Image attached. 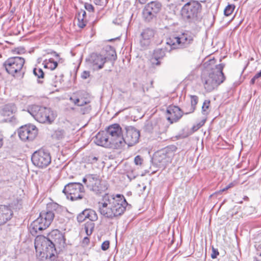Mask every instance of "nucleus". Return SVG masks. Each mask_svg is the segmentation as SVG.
<instances>
[{"mask_svg":"<svg viewBox=\"0 0 261 261\" xmlns=\"http://www.w3.org/2000/svg\"><path fill=\"white\" fill-rule=\"evenodd\" d=\"M99 212L101 215L109 219H113L122 215L129 204L123 195H116L106 194L102 198V202L98 203Z\"/></svg>","mask_w":261,"mask_h":261,"instance_id":"obj_1","label":"nucleus"},{"mask_svg":"<svg viewBox=\"0 0 261 261\" xmlns=\"http://www.w3.org/2000/svg\"><path fill=\"white\" fill-rule=\"evenodd\" d=\"M180 12L183 20L192 27L199 24L202 19V5L198 1L187 3L182 7Z\"/></svg>","mask_w":261,"mask_h":261,"instance_id":"obj_2","label":"nucleus"},{"mask_svg":"<svg viewBox=\"0 0 261 261\" xmlns=\"http://www.w3.org/2000/svg\"><path fill=\"white\" fill-rule=\"evenodd\" d=\"M224 65L219 64L208 72H203L201 79L205 89L211 92L222 83L225 79L223 72Z\"/></svg>","mask_w":261,"mask_h":261,"instance_id":"obj_3","label":"nucleus"},{"mask_svg":"<svg viewBox=\"0 0 261 261\" xmlns=\"http://www.w3.org/2000/svg\"><path fill=\"white\" fill-rule=\"evenodd\" d=\"M64 234L58 229L53 230L50 232L47 237L37 236L35 240V247L36 249L38 247H48L49 249H60L64 248L66 243Z\"/></svg>","mask_w":261,"mask_h":261,"instance_id":"obj_4","label":"nucleus"},{"mask_svg":"<svg viewBox=\"0 0 261 261\" xmlns=\"http://www.w3.org/2000/svg\"><path fill=\"white\" fill-rule=\"evenodd\" d=\"M28 112L40 123L51 124L56 117V115L50 108L38 105L28 107Z\"/></svg>","mask_w":261,"mask_h":261,"instance_id":"obj_5","label":"nucleus"},{"mask_svg":"<svg viewBox=\"0 0 261 261\" xmlns=\"http://www.w3.org/2000/svg\"><path fill=\"white\" fill-rule=\"evenodd\" d=\"M194 35L189 32L181 33L178 36H171L166 39V44L171 47L169 50L184 49L189 47L193 42Z\"/></svg>","mask_w":261,"mask_h":261,"instance_id":"obj_6","label":"nucleus"},{"mask_svg":"<svg viewBox=\"0 0 261 261\" xmlns=\"http://www.w3.org/2000/svg\"><path fill=\"white\" fill-rule=\"evenodd\" d=\"M24 61V59L20 57H11L4 63L3 66L9 74L22 79L25 72L22 68Z\"/></svg>","mask_w":261,"mask_h":261,"instance_id":"obj_7","label":"nucleus"},{"mask_svg":"<svg viewBox=\"0 0 261 261\" xmlns=\"http://www.w3.org/2000/svg\"><path fill=\"white\" fill-rule=\"evenodd\" d=\"M87 188L96 194H100L108 189V185L96 174H86L83 179Z\"/></svg>","mask_w":261,"mask_h":261,"instance_id":"obj_8","label":"nucleus"},{"mask_svg":"<svg viewBox=\"0 0 261 261\" xmlns=\"http://www.w3.org/2000/svg\"><path fill=\"white\" fill-rule=\"evenodd\" d=\"M63 193L68 199L75 201L82 199L85 189L83 185L80 182H70L65 186Z\"/></svg>","mask_w":261,"mask_h":261,"instance_id":"obj_9","label":"nucleus"},{"mask_svg":"<svg viewBox=\"0 0 261 261\" xmlns=\"http://www.w3.org/2000/svg\"><path fill=\"white\" fill-rule=\"evenodd\" d=\"M31 160L35 166L40 168H44L50 164L51 158L48 151L40 149L33 153Z\"/></svg>","mask_w":261,"mask_h":261,"instance_id":"obj_10","label":"nucleus"},{"mask_svg":"<svg viewBox=\"0 0 261 261\" xmlns=\"http://www.w3.org/2000/svg\"><path fill=\"white\" fill-rule=\"evenodd\" d=\"M106 133L108 136H111L110 139L113 141L115 147L121 146V142L123 140L122 136V129L120 126L117 123L112 124L106 128Z\"/></svg>","mask_w":261,"mask_h":261,"instance_id":"obj_11","label":"nucleus"},{"mask_svg":"<svg viewBox=\"0 0 261 261\" xmlns=\"http://www.w3.org/2000/svg\"><path fill=\"white\" fill-rule=\"evenodd\" d=\"M61 209V207L56 203L47 204L46 210L42 211L39 215L41 220H45V224H50L54 218L56 217L57 211Z\"/></svg>","mask_w":261,"mask_h":261,"instance_id":"obj_12","label":"nucleus"},{"mask_svg":"<svg viewBox=\"0 0 261 261\" xmlns=\"http://www.w3.org/2000/svg\"><path fill=\"white\" fill-rule=\"evenodd\" d=\"M37 134V128L32 124L22 126L18 130V135L22 141H32L36 138Z\"/></svg>","mask_w":261,"mask_h":261,"instance_id":"obj_13","label":"nucleus"},{"mask_svg":"<svg viewBox=\"0 0 261 261\" xmlns=\"http://www.w3.org/2000/svg\"><path fill=\"white\" fill-rule=\"evenodd\" d=\"M140 137V132L133 126L126 127V135L121 142V146L124 143L128 146H132L138 142Z\"/></svg>","mask_w":261,"mask_h":261,"instance_id":"obj_14","label":"nucleus"},{"mask_svg":"<svg viewBox=\"0 0 261 261\" xmlns=\"http://www.w3.org/2000/svg\"><path fill=\"white\" fill-rule=\"evenodd\" d=\"M17 111V108L13 102L8 103L3 106L0 109V114L3 117H9L13 115L9 119V121L13 124H15L18 120L15 117V114Z\"/></svg>","mask_w":261,"mask_h":261,"instance_id":"obj_15","label":"nucleus"},{"mask_svg":"<svg viewBox=\"0 0 261 261\" xmlns=\"http://www.w3.org/2000/svg\"><path fill=\"white\" fill-rule=\"evenodd\" d=\"M167 119L170 123L178 121L182 116L184 112L178 107L169 106L166 111Z\"/></svg>","mask_w":261,"mask_h":261,"instance_id":"obj_16","label":"nucleus"},{"mask_svg":"<svg viewBox=\"0 0 261 261\" xmlns=\"http://www.w3.org/2000/svg\"><path fill=\"white\" fill-rule=\"evenodd\" d=\"M108 57L100 54L92 53L88 58V61L93 70H99L103 68Z\"/></svg>","mask_w":261,"mask_h":261,"instance_id":"obj_17","label":"nucleus"},{"mask_svg":"<svg viewBox=\"0 0 261 261\" xmlns=\"http://www.w3.org/2000/svg\"><path fill=\"white\" fill-rule=\"evenodd\" d=\"M38 249L40 250L41 253L43 252V254H40L39 255V261H54L56 258V254L57 253L56 249H49L48 247H41L37 248Z\"/></svg>","mask_w":261,"mask_h":261,"instance_id":"obj_18","label":"nucleus"},{"mask_svg":"<svg viewBox=\"0 0 261 261\" xmlns=\"http://www.w3.org/2000/svg\"><path fill=\"white\" fill-rule=\"evenodd\" d=\"M113 141H115V140H113ZM94 142L97 145L105 147L111 148L114 147L113 141L111 140L106 132H99L95 136Z\"/></svg>","mask_w":261,"mask_h":261,"instance_id":"obj_19","label":"nucleus"},{"mask_svg":"<svg viewBox=\"0 0 261 261\" xmlns=\"http://www.w3.org/2000/svg\"><path fill=\"white\" fill-rule=\"evenodd\" d=\"M45 220H41V218L38 217L34 220L31 224L30 227V232L33 236H36L39 231L46 229L50 224H45Z\"/></svg>","mask_w":261,"mask_h":261,"instance_id":"obj_20","label":"nucleus"},{"mask_svg":"<svg viewBox=\"0 0 261 261\" xmlns=\"http://www.w3.org/2000/svg\"><path fill=\"white\" fill-rule=\"evenodd\" d=\"M154 35V30L151 28H146L141 34L140 43L143 47H147L150 43L151 39Z\"/></svg>","mask_w":261,"mask_h":261,"instance_id":"obj_21","label":"nucleus"},{"mask_svg":"<svg viewBox=\"0 0 261 261\" xmlns=\"http://www.w3.org/2000/svg\"><path fill=\"white\" fill-rule=\"evenodd\" d=\"M13 216V212L10 207L0 205V225L6 223L10 220Z\"/></svg>","mask_w":261,"mask_h":261,"instance_id":"obj_22","label":"nucleus"},{"mask_svg":"<svg viewBox=\"0 0 261 261\" xmlns=\"http://www.w3.org/2000/svg\"><path fill=\"white\" fill-rule=\"evenodd\" d=\"M87 219H89V221H96L98 216L96 213L91 209H86L77 216V220L80 223L83 222Z\"/></svg>","mask_w":261,"mask_h":261,"instance_id":"obj_23","label":"nucleus"},{"mask_svg":"<svg viewBox=\"0 0 261 261\" xmlns=\"http://www.w3.org/2000/svg\"><path fill=\"white\" fill-rule=\"evenodd\" d=\"M154 160L156 163H159L160 165L164 166L169 162L170 159L164 154L162 151H159L155 154Z\"/></svg>","mask_w":261,"mask_h":261,"instance_id":"obj_24","label":"nucleus"},{"mask_svg":"<svg viewBox=\"0 0 261 261\" xmlns=\"http://www.w3.org/2000/svg\"><path fill=\"white\" fill-rule=\"evenodd\" d=\"M162 5L158 2H150L146 5L144 8L156 15L161 10Z\"/></svg>","mask_w":261,"mask_h":261,"instance_id":"obj_25","label":"nucleus"},{"mask_svg":"<svg viewBox=\"0 0 261 261\" xmlns=\"http://www.w3.org/2000/svg\"><path fill=\"white\" fill-rule=\"evenodd\" d=\"M176 147L174 145L169 146L161 151L169 159L173 155V152L176 150Z\"/></svg>","mask_w":261,"mask_h":261,"instance_id":"obj_26","label":"nucleus"},{"mask_svg":"<svg viewBox=\"0 0 261 261\" xmlns=\"http://www.w3.org/2000/svg\"><path fill=\"white\" fill-rule=\"evenodd\" d=\"M94 221L90 220L87 221L85 224L84 229L87 236H90L93 232L95 226V224L93 223Z\"/></svg>","mask_w":261,"mask_h":261,"instance_id":"obj_27","label":"nucleus"},{"mask_svg":"<svg viewBox=\"0 0 261 261\" xmlns=\"http://www.w3.org/2000/svg\"><path fill=\"white\" fill-rule=\"evenodd\" d=\"M166 48H157L154 51L153 57L155 59H163L166 55Z\"/></svg>","mask_w":261,"mask_h":261,"instance_id":"obj_28","label":"nucleus"},{"mask_svg":"<svg viewBox=\"0 0 261 261\" xmlns=\"http://www.w3.org/2000/svg\"><path fill=\"white\" fill-rule=\"evenodd\" d=\"M143 17L146 21H150L153 18L156 16V15L146 8H144L142 12Z\"/></svg>","mask_w":261,"mask_h":261,"instance_id":"obj_29","label":"nucleus"},{"mask_svg":"<svg viewBox=\"0 0 261 261\" xmlns=\"http://www.w3.org/2000/svg\"><path fill=\"white\" fill-rule=\"evenodd\" d=\"M58 65L57 61H55L53 58H50L48 61L44 65L45 68H48L51 70H55Z\"/></svg>","mask_w":261,"mask_h":261,"instance_id":"obj_30","label":"nucleus"},{"mask_svg":"<svg viewBox=\"0 0 261 261\" xmlns=\"http://www.w3.org/2000/svg\"><path fill=\"white\" fill-rule=\"evenodd\" d=\"M70 100L75 105L80 107L84 106V105L87 104V103H90V101L88 100H85L82 98H74L73 97H70Z\"/></svg>","mask_w":261,"mask_h":261,"instance_id":"obj_31","label":"nucleus"},{"mask_svg":"<svg viewBox=\"0 0 261 261\" xmlns=\"http://www.w3.org/2000/svg\"><path fill=\"white\" fill-rule=\"evenodd\" d=\"M210 100H205L202 106V113L203 115H206L209 114L210 112Z\"/></svg>","mask_w":261,"mask_h":261,"instance_id":"obj_32","label":"nucleus"},{"mask_svg":"<svg viewBox=\"0 0 261 261\" xmlns=\"http://www.w3.org/2000/svg\"><path fill=\"white\" fill-rule=\"evenodd\" d=\"M65 136V132L63 129H57L52 135L54 139L59 140L63 139Z\"/></svg>","mask_w":261,"mask_h":261,"instance_id":"obj_33","label":"nucleus"},{"mask_svg":"<svg viewBox=\"0 0 261 261\" xmlns=\"http://www.w3.org/2000/svg\"><path fill=\"white\" fill-rule=\"evenodd\" d=\"M106 51L108 53V55L111 56V57H109V60H113V61H115L117 59L116 53L113 47L109 46L107 48ZM107 57L108 58V57Z\"/></svg>","mask_w":261,"mask_h":261,"instance_id":"obj_34","label":"nucleus"},{"mask_svg":"<svg viewBox=\"0 0 261 261\" xmlns=\"http://www.w3.org/2000/svg\"><path fill=\"white\" fill-rule=\"evenodd\" d=\"M191 112L195 111L198 103V97L196 95H191Z\"/></svg>","mask_w":261,"mask_h":261,"instance_id":"obj_35","label":"nucleus"},{"mask_svg":"<svg viewBox=\"0 0 261 261\" xmlns=\"http://www.w3.org/2000/svg\"><path fill=\"white\" fill-rule=\"evenodd\" d=\"M155 123L152 121H147L144 126V129L147 133H151L154 129Z\"/></svg>","mask_w":261,"mask_h":261,"instance_id":"obj_36","label":"nucleus"},{"mask_svg":"<svg viewBox=\"0 0 261 261\" xmlns=\"http://www.w3.org/2000/svg\"><path fill=\"white\" fill-rule=\"evenodd\" d=\"M84 159L85 162L87 163L94 164L97 161L98 158L93 155V154H89L88 155L85 156L84 158Z\"/></svg>","mask_w":261,"mask_h":261,"instance_id":"obj_37","label":"nucleus"},{"mask_svg":"<svg viewBox=\"0 0 261 261\" xmlns=\"http://www.w3.org/2000/svg\"><path fill=\"white\" fill-rule=\"evenodd\" d=\"M91 110V106L89 105V103H87V104H85L84 105V106L81 107L80 108V112L82 114L89 113Z\"/></svg>","mask_w":261,"mask_h":261,"instance_id":"obj_38","label":"nucleus"},{"mask_svg":"<svg viewBox=\"0 0 261 261\" xmlns=\"http://www.w3.org/2000/svg\"><path fill=\"white\" fill-rule=\"evenodd\" d=\"M234 6L233 5H228L224 9V14L225 15L228 16L230 15L234 9Z\"/></svg>","mask_w":261,"mask_h":261,"instance_id":"obj_39","label":"nucleus"},{"mask_svg":"<svg viewBox=\"0 0 261 261\" xmlns=\"http://www.w3.org/2000/svg\"><path fill=\"white\" fill-rule=\"evenodd\" d=\"M34 74L39 79H42L44 77V72L42 69L35 68L33 69Z\"/></svg>","mask_w":261,"mask_h":261,"instance_id":"obj_40","label":"nucleus"},{"mask_svg":"<svg viewBox=\"0 0 261 261\" xmlns=\"http://www.w3.org/2000/svg\"><path fill=\"white\" fill-rule=\"evenodd\" d=\"M205 120H202L200 122L197 123L195 125H194L192 127V133H194L199 129L201 127H202L205 123Z\"/></svg>","mask_w":261,"mask_h":261,"instance_id":"obj_41","label":"nucleus"},{"mask_svg":"<svg viewBox=\"0 0 261 261\" xmlns=\"http://www.w3.org/2000/svg\"><path fill=\"white\" fill-rule=\"evenodd\" d=\"M47 54H51L53 55L54 57H55L57 58V60H58V62H63V60L62 58H60L59 55L55 51H51L50 52H48Z\"/></svg>","mask_w":261,"mask_h":261,"instance_id":"obj_42","label":"nucleus"},{"mask_svg":"<svg viewBox=\"0 0 261 261\" xmlns=\"http://www.w3.org/2000/svg\"><path fill=\"white\" fill-rule=\"evenodd\" d=\"M78 26L81 28H83L86 26V21H85L83 19V18H81L80 16L78 18Z\"/></svg>","mask_w":261,"mask_h":261,"instance_id":"obj_43","label":"nucleus"},{"mask_svg":"<svg viewBox=\"0 0 261 261\" xmlns=\"http://www.w3.org/2000/svg\"><path fill=\"white\" fill-rule=\"evenodd\" d=\"M85 8L89 12H94V7L91 4L86 3L84 5Z\"/></svg>","mask_w":261,"mask_h":261,"instance_id":"obj_44","label":"nucleus"},{"mask_svg":"<svg viewBox=\"0 0 261 261\" xmlns=\"http://www.w3.org/2000/svg\"><path fill=\"white\" fill-rule=\"evenodd\" d=\"M110 246V242L109 241L103 242L101 244V249L103 251L107 250Z\"/></svg>","mask_w":261,"mask_h":261,"instance_id":"obj_45","label":"nucleus"},{"mask_svg":"<svg viewBox=\"0 0 261 261\" xmlns=\"http://www.w3.org/2000/svg\"><path fill=\"white\" fill-rule=\"evenodd\" d=\"M143 162V159L141 158L140 155H137L135 158L134 162L137 165H140L142 164Z\"/></svg>","mask_w":261,"mask_h":261,"instance_id":"obj_46","label":"nucleus"},{"mask_svg":"<svg viewBox=\"0 0 261 261\" xmlns=\"http://www.w3.org/2000/svg\"><path fill=\"white\" fill-rule=\"evenodd\" d=\"M219 254L218 249L212 247V253L211 254V257L213 259L217 258V256Z\"/></svg>","mask_w":261,"mask_h":261,"instance_id":"obj_47","label":"nucleus"},{"mask_svg":"<svg viewBox=\"0 0 261 261\" xmlns=\"http://www.w3.org/2000/svg\"><path fill=\"white\" fill-rule=\"evenodd\" d=\"M160 59H155L154 57L151 60V63L153 65L159 66L161 64V62L159 61Z\"/></svg>","mask_w":261,"mask_h":261,"instance_id":"obj_48","label":"nucleus"},{"mask_svg":"<svg viewBox=\"0 0 261 261\" xmlns=\"http://www.w3.org/2000/svg\"><path fill=\"white\" fill-rule=\"evenodd\" d=\"M90 76V72L84 71L81 75V77L83 79H87Z\"/></svg>","mask_w":261,"mask_h":261,"instance_id":"obj_49","label":"nucleus"},{"mask_svg":"<svg viewBox=\"0 0 261 261\" xmlns=\"http://www.w3.org/2000/svg\"><path fill=\"white\" fill-rule=\"evenodd\" d=\"M194 111L191 112V105H189L185 108V112H184V114L188 115L193 113Z\"/></svg>","mask_w":261,"mask_h":261,"instance_id":"obj_50","label":"nucleus"},{"mask_svg":"<svg viewBox=\"0 0 261 261\" xmlns=\"http://www.w3.org/2000/svg\"><path fill=\"white\" fill-rule=\"evenodd\" d=\"M94 3L96 5L102 6L104 5L103 0H94Z\"/></svg>","mask_w":261,"mask_h":261,"instance_id":"obj_51","label":"nucleus"},{"mask_svg":"<svg viewBox=\"0 0 261 261\" xmlns=\"http://www.w3.org/2000/svg\"><path fill=\"white\" fill-rule=\"evenodd\" d=\"M89 239L87 237H85L83 239V243L85 244H88L89 243Z\"/></svg>","mask_w":261,"mask_h":261,"instance_id":"obj_52","label":"nucleus"},{"mask_svg":"<svg viewBox=\"0 0 261 261\" xmlns=\"http://www.w3.org/2000/svg\"><path fill=\"white\" fill-rule=\"evenodd\" d=\"M254 76H255V77L257 78V79L261 77V70H260L259 72L256 73Z\"/></svg>","mask_w":261,"mask_h":261,"instance_id":"obj_53","label":"nucleus"},{"mask_svg":"<svg viewBox=\"0 0 261 261\" xmlns=\"http://www.w3.org/2000/svg\"><path fill=\"white\" fill-rule=\"evenodd\" d=\"M257 79V78L255 77V76H254L250 81V84H254L255 83V80Z\"/></svg>","mask_w":261,"mask_h":261,"instance_id":"obj_54","label":"nucleus"},{"mask_svg":"<svg viewBox=\"0 0 261 261\" xmlns=\"http://www.w3.org/2000/svg\"><path fill=\"white\" fill-rule=\"evenodd\" d=\"M149 0H138L139 2L141 4H145L147 2H148Z\"/></svg>","mask_w":261,"mask_h":261,"instance_id":"obj_55","label":"nucleus"},{"mask_svg":"<svg viewBox=\"0 0 261 261\" xmlns=\"http://www.w3.org/2000/svg\"><path fill=\"white\" fill-rule=\"evenodd\" d=\"M228 189H229V188H228V186H227L225 188H224L223 189L220 190L219 192H222L225 191L227 190Z\"/></svg>","mask_w":261,"mask_h":261,"instance_id":"obj_56","label":"nucleus"},{"mask_svg":"<svg viewBox=\"0 0 261 261\" xmlns=\"http://www.w3.org/2000/svg\"><path fill=\"white\" fill-rule=\"evenodd\" d=\"M82 12V18H83V19H84V17L86 15V12L85 11H83Z\"/></svg>","mask_w":261,"mask_h":261,"instance_id":"obj_57","label":"nucleus"},{"mask_svg":"<svg viewBox=\"0 0 261 261\" xmlns=\"http://www.w3.org/2000/svg\"><path fill=\"white\" fill-rule=\"evenodd\" d=\"M3 144V139L0 137V148L2 147Z\"/></svg>","mask_w":261,"mask_h":261,"instance_id":"obj_58","label":"nucleus"},{"mask_svg":"<svg viewBox=\"0 0 261 261\" xmlns=\"http://www.w3.org/2000/svg\"><path fill=\"white\" fill-rule=\"evenodd\" d=\"M227 186H228V188H231L233 186V184L232 183H230Z\"/></svg>","mask_w":261,"mask_h":261,"instance_id":"obj_59","label":"nucleus"},{"mask_svg":"<svg viewBox=\"0 0 261 261\" xmlns=\"http://www.w3.org/2000/svg\"><path fill=\"white\" fill-rule=\"evenodd\" d=\"M38 83L42 84V83H43V81H41V80H38Z\"/></svg>","mask_w":261,"mask_h":261,"instance_id":"obj_60","label":"nucleus"},{"mask_svg":"<svg viewBox=\"0 0 261 261\" xmlns=\"http://www.w3.org/2000/svg\"><path fill=\"white\" fill-rule=\"evenodd\" d=\"M260 256H261V253H260Z\"/></svg>","mask_w":261,"mask_h":261,"instance_id":"obj_61","label":"nucleus"}]
</instances>
